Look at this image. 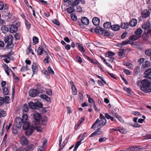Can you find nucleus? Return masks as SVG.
<instances>
[{"label": "nucleus", "instance_id": "nucleus-36", "mask_svg": "<svg viewBox=\"0 0 151 151\" xmlns=\"http://www.w3.org/2000/svg\"><path fill=\"white\" fill-rule=\"evenodd\" d=\"M43 48L40 47H39L37 50V55L39 56L43 54Z\"/></svg>", "mask_w": 151, "mask_h": 151}, {"label": "nucleus", "instance_id": "nucleus-3", "mask_svg": "<svg viewBox=\"0 0 151 151\" xmlns=\"http://www.w3.org/2000/svg\"><path fill=\"white\" fill-rule=\"evenodd\" d=\"M151 36L150 33H147V32H145V33L144 34L142 35V41L141 43L142 44H151V42L149 40V37Z\"/></svg>", "mask_w": 151, "mask_h": 151}, {"label": "nucleus", "instance_id": "nucleus-47", "mask_svg": "<svg viewBox=\"0 0 151 151\" xmlns=\"http://www.w3.org/2000/svg\"><path fill=\"white\" fill-rule=\"evenodd\" d=\"M145 53L147 55L151 57V49H148L146 50Z\"/></svg>", "mask_w": 151, "mask_h": 151}, {"label": "nucleus", "instance_id": "nucleus-37", "mask_svg": "<svg viewBox=\"0 0 151 151\" xmlns=\"http://www.w3.org/2000/svg\"><path fill=\"white\" fill-rule=\"evenodd\" d=\"M22 111L23 112H27L28 111V108L26 104H24L22 107Z\"/></svg>", "mask_w": 151, "mask_h": 151}, {"label": "nucleus", "instance_id": "nucleus-26", "mask_svg": "<svg viewBox=\"0 0 151 151\" xmlns=\"http://www.w3.org/2000/svg\"><path fill=\"white\" fill-rule=\"evenodd\" d=\"M129 42V40H127L123 41L121 43H119L118 45L119 46L122 47L123 46L128 44Z\"/></svg>", "mask_w": 151, "mask_h": 151}, {"label": "nucleus", "instance_id": "nucleus-46", "mask_svg": "<svg viewBox=\"0 0 151 151\" xmlns=\"http://www.w3.org/2000/svg\"><path fill=\"white\" fill-rule=\"evenodd\" d=\"M32 40L33 43H34V45H35L38 43L39 40L37 37L35 36L33 37Z\"/></svg>", "mask_w": 151, "mask_h": 151}, {"label": "nucleus", "instance_id": "nucleus-20", "mask_svg": "<svg viewBox=\"0 0 151 151\" xmlns=\"http://www.w3.org/2000/svg\"><path fill=\"white\" fill-rule=\"evenodd\" d=\"M137 23V19H133L130 22L129 25L131 27H134L136 25Z\"/></svg>", "mask_w": 151, "mask_h": 151}, {"label": "nucleus", "instance_id": "nucleus-19", "mask_svg": "<svg viewBox=\"0 0 151 151\" xmlns=\"http://www.w3.org/2000/svg\"><path fill=\"white\" fill-rule=\"evenodd\" d=\"M140 37L137 35H132L130 36L129 39L131 41H135L139 39Z\"/></svg>", "mask_w": 151, "mask_h": 151}, {"label": "nucleus", "instance_id": "nucleus-15", "mask_svg": "<svg viewBox=\"0 0 151 151\" xmlns=\"http://www.w3.org/2000/svg\"><path fill=\"white\" fill-rule=\"evenodd\" d=\"M32 69L33 72V75L37 74L38 70V68L37 65L35 63H33L32 66Z\"/></svg>", "mask_w": 151, "mask_h": 151}, {"label": "nucleus", "instance_id": "nucleus-55", "mask_svg": "<svg viewBox=\"0 0 151 151\" xmlns=\"http://www.w3.org/2000/svg\"><path fill=\"white\" fill-rule=\"evenodd\" d=\"M77 11L79 12H81L82 11V9L81 6H78L76 7Z\"/></svg>", "mask_w": 151, "mask_h": 151}, {"label": "nucleus", "instance_id": "nucleus-51", "mask_svg": "<svg viewBox=\"0 0 151 151\" xmlns=\"http://www.w3.org/2000/svg\"><path fill=\"white\" fill-rule=\"evenodd\" d=\"M46 93L49 96L52 95V90L51 89H47L46 90Z\"/></svg>", "mask_w": 151, "mask_h": 151}, {"label": "nucleus", "instance_id": "nucleus-28", "mask_svg": "<svg viewBox=\"0 0 151 151\" xmlns=\"http://www.w3.org/2000/svg\"><path fill=\"white\" fill-rule=\"evenodd\" d=\"M76 44L78 46L80 51L83 52H85V50L84 49L82 45L79 43H76Z\"/></svg>", "mask_w": 151, "mask_h": 151}, {"label": "nucleus", "instance_id": "nucleus-57", "mask_svg": "<svg viewBox=\"0 0 151 151\" xmlns=\"http://www.w3.org/2000/svg\"><path fill=\"white\" fill-rule=\"evenodd\" d=\"M14 37L16 40H18L20 39V36L19 34L16 33L14 36Z\"/></svg>", "mask_w": 151, "mask_h": 151}, {"label": "nucleus", "instance_id": "nucleus-13", "mask_svg": "<svg viewBox=\"0 0 151 151\" xmlns=\"http://www.w3.org/2000/svg\"><path fill=\"white\" fill-rule=\"evenodd\" d=\"M105 31L106 30L100 27H97L95 29V32L99 35H102Z\"/></svg>", "mask_w": 151, "mask_h": 151}, {"label": "nucleus", "instance_id": "nucleus-48", "mask_svg": "<svg viewBox=\"0 0 151 151\" xmlns=\"http://www.w3.org/2000/svg\"><path fill=\"white\" fill-rule=\"evenodd\" d=\"M48 71L50 73L52 74H54V72L50 66H49L48 68Z\"/></svg>", "mask_w": 151, "mask_h": 151}, {"label": "nucleus", "instance_id": "nucleus-62", "mask_svg": "<svg viewBox=\"0 0 151 151\" xmlns=\"http://www.w3.org/2000/svg\"><path fill=\"white\" fill-rule=\"evenodd\" d=\"M71 19L74 21H76L77 19V17L75 14H71Z\"/></svg>", "mask_w": 151, "mask_h": 151}, {"label": "nucleus", "instance_id": "nucleus-31", "mask_svg": "<svg viewBox=\"0 0 151 151\" xmlns=\"http://www.w3.org/2000/svg\"><path fill=\"white\" fill-rule=\"evenodd\" d=\"M101 129H98L97 130L89 136V137H91L94 136L96 135H99L100 134L99 132H100Z\"/></svg>", "mask_w": 151, "mask_h": 151}, {"label": "nucleus", "instance_id": "nucleus-30", "mask_svg": "<svg viewBox=\"0 0 151 151\" xmlns=\"http://www.w3.org/2000/svg\"><path fill=\"white\" fill-rule=\"evenodd\" d=\"M6 115V112L3 109H0V118L4 117Z\"/></svg>", "mask_w": 151, "mask_h": 151}, {"label": "nucleus", "instance_id": "nucleus-12", "mask_svg": "<svg viewBox=\"0 0 151 151\" xmlns=\"http://www.w3.org/2000/svg\"><path fill=\"white\" fill-rule=\"evenodd\" d=\"M38 94V91L35 89H31L29 92V95L32 97L36 96Z\"/></svg>", "mask_w": 151, "mask_h": 151}, {"label": "nucleus", "instance_id": "nucleus-17", "mask_svg": "<svg viewBox=\"0 0 151 151\" xmlns=\"http://www.w3.org/2000/svg\"><path fill=\"white\" fill-rule=\"evenodd\" d=\"M82 23L84 25H87L89 23V19L86 17H82L81 19Z\"/></svg>", "mask_w": 151, "mask_h": 151}, {"label": "nucleus", "instance_id": "nucleus-33", "mask_svg": "<svg viewBox=\"0 0 151 151\" xmlns=\"http://www.w3.org/2000/svg\"><path fill=\"white\" fill-rule=\"evenodd\" d=\"M115 53L111 51H108L105 53V56L106 57H111L114 56Z\"/></svg>", "mask_w": 151, "mask_h": 151}, {"label": "nucleus", "instance_id": "nucleus-53", "mask_svg": "<svg viewBox=\"0 0 151 151\" xmlns=\"http://www.w3.org/2000/svg\"><path fill=\"white\" fill-rule=\"evenodd\" d=\"M100 122V120L99 119H96V121L94 122V123L92 125L91 127V128H93V127L98 123Z\"/></svg>", "mask_w": 151, "mask_h": 151}, {"label": "nucleus", "instance_id": "nucleus-40", "mask_svg": "<svg viewBox=\"0 0 151 151\" xmlns=\"http://www.w3.org/2000/svg\"><path fill=\"white\" fill-rule=\"evenodd\" d=\"M28 118V116L26 114H23L22 116V118L21 119H22V121L23 122H27Z\"/></svg>", "mask_w": 151, "mask_h": 151}, {"label": "nucleus", "instance_id": "nucleus-8", "mask_svg": "<svg viewBox=\"0 0 151 151\" xmlns=\"http://www.w3.org/2000/svg\"><path fill=\"white\" fill-rule=\"evenodd\" d=\"M10 100L9 96H6L4 98L0 97V106L2 105L4 103L6 104H9Z\"/></svg>", "mask_w": 151, "mask_h": 151}, {"label": "nucleus", "instance_id": "nucleus-29", "mask_svg": "<svg viewBox=\"0 0 151 151\" xmlns=\"http://www.w3.org/2000/svg\"><path fill=\"white\" fill-rule=\"evenodd\" d=\"M1 30L2 32L4 34H6L9 31L8 28L6 27L5 26H2L1 28Z\"/></svg>", "mask_w": 151, "mask_h": 151}, {"label": "nucleus", "instance_id": "nucleus-52", "mask_svg": "<svg viewBox=\"0 0 151 151\" xmlns=\"http://www.w3.org/2000/svg\"><path fill=\"white\" fill-rule=\"evenodd\" d=\"M126 65L130 69H132L133 68L132 65L129 62H127L126 64Z\"/></svg>", "mask_w": 151, "mask_h": 151}, {"label": "nucleus", "instance_id": "nucleus-1", "mask_svg": "<svg viewBox=\"0 0 151 151\" xmlns=\"http://www.w3.org/2000/svg\"><path fill=\"white\" fill-rule=\"evenodd\" d=\"M141 85L140 89L145 93H150L151 91L150 87V83L149 81L147 79H145L141 81Z\"/></svg>", "mask_w": 151, "mask_h": 151}, {"label": "nucleus", "instance_id": "nucleus-63", "mask_svg": "<svg viewBox=\"0 0 151 151\" xmlns=\"http://www.w3.org/2000/svg\"><path fill=\"white\" fill-rule=\"evenodd\" d=\"M117 119L119 122L121 123H123L124 122L123 119L120 116H117Z\"/></svg>", "mask_w": 151, "mask_h": 151}, {"label": "nucleus", "instance_id": "nucleus-45", "mask_svg": "<svg viewBox=\"0 0 151 151\" xmlns=\"http://www.w3.org/2000/svg\"><path fill=\"white\" fill-rule=\"evenodd\" d=\"M71 89L72 90L73 94L74 95H76L77 94V89L75 86L71 87Z\"/></svg>", "mask_w": 151, "mask_h": 151}, {"label": "nucleus", "instance_id": "nucleus-44", "mask_svg": "<svg viewBox=\"0 0 151 151\" xmlns=\"http://www.w3.org/2000/svg\"><path fill=\"white\" fill-rule=\"evenodd\" d=\"M88 60L89 61V62L92 63H93L94 65L96 64H99H99L98 63V61L96 60H93L91 59L89 57H87Z\"/></svg>", "mask_w": 151, "mask_h": 151}, {"label": "nucleus", "instance_id": "nucleus-32", "mask_svg": "<svg viewBox=\"0 0 151 151\" xmlns=\"http://www.w3.org/2000/svg\"><path fill=\"white\" fill-rule=\"evenodd\" d=\"M67 10L69 14H71L73 12H74L75 9L73 7L70 6L67 8Z\"/></svg>", "mask_w": 151, "mask_h": 151}, {"label": "nucleus", "instance_id": "nucleus-56", "mask_svg": "<svg viewBox=\"0 0 151 151\" xmlns=\"http://www.w3.org/2000/svg\"><path fill=\"white\" fill-rule=\"evenodd\" d=\"M151 73V68H149L144 72L145 74H150Z\"/></svg>", "mask_w": 151, "mask_h": 151}, {"label": "nucleus", "instance_id": "nucleus-35", "mask_svg": "<svg viewBox=\"0 0 151 151\" xmlns=\"http://www.w3.org/2000/svg\"><path fill=\"white\" fill-rule=\"evenodd\" d=\"M142 32V30L141 29H138L134 33L136 35H139L140 37L141 35Z\"/></svg>", "mask_w": 151, "mask_h": 151}, {"label": "nucleus", "instance_id": "nucleus-21", "mask_svg": "<svg viewBox=\"0 0 151 151\" xmlns=\"http://www.w3.org/2000/svg\"><path fill=\"white\" fill-rule=\"evenodd\" d=\"M111 24L109 22H106L104 23L103 27L106 29H109L111 28Z\"/></svg>", "mask_w": 151, "mask_h": 151}, {"label": "nucleus", "instance_id": "nucleus-50", "mask_svg": "<svg viewBox=\"0 0 151 151\" xmlns=\"http://www.w3.org/2000/svg\"><path fill=\"white\" fill-rule=\"evenodd\" d=\"M27 51L29 53L31 52L32 54H34L33 50L30 48V45L28 47L27 49Z\"/></svg>", "mask_w": 151, "mask_h": 151}, {"label": "nucleus", "instance_id": "nucleus-10", "mask_svg": "<svg viewBox=\"0 0 151 151\" xmlns=\"http://www.w3.org/2000/svg\"><path fill=\"white\" fill-rule=\"evenodd\" d=\"M16 125L18 128L20 127L23 123L22 119L20 117H18L16 118L15 120Z\"/></svg>", "mask_w": 151, "mask_h": 151}, {"label": "nucleus", "instance_id": "nucleus-2", "mask_svg": "<svg viewBox=\"0 0 151 151\" xmlns=\"http://www.w3.org/2000/svg\"><path fill=\"white\" fill-rule=\"evenodd\" d=\"M14 38L13 36L11 35L4 37V41L5 43H7V46L10 48H12L13 47L14 45L13 43Z\"/></svg>", "mask_w": 151, "mask_h": 151}, {"label": "nucleus", "instance_id": "nucleus-42", "mask_svg": "<svg viewBox=\"0 0 151 151\" xmlns=\"http://www.w3.org/2000/svg\"><path fill=\"white\" fill-rule=\"evenodd\" d=\"M35 106L36 109L37 108H42V104L41 103L40 101H37L35 102Z\"/></svg>", "mask_w": 151, "mask_h": 151}, {"label": "nucleus", "instance_id": "nucleus-22", "mask_svg": "<svg viewBox=\"0 0 151 151\" xmlns=\"http://www.w3.org/2000/svg\"><path fill=\"white\" fill-rule=\"evenodd\" d=\"M40 96L41 98L46 100L47 101H50V98L46 95L41 94Z\"/></svg>", "mask_w": 151, "mask_h": 151}, {"label": "nucleus", "instance_id": "nucleus-27", "mask_svg": "<svg viewBox=\"0 0 151 151\" xmlns=\"http://www.w3.org/2000/svg\"><path fill=\"white\" fill-rule=\"evenodd\" d=\"M150 65V62L148 61H145L142 64V66L143 68H148Z\"/></svg>", "mask_w": 151, "mask_h": 151}, {"label": "nucleus", "instance_id": "nucleus-38", "mask_svg": "<svg viewBox=\"0 0 151 151\" xmlns=\"http://www.w3.org/2000/svg\"><path fill=\"white\" fill-rule=\"evenodd\" d=\"M3 92L4 95H7L9 93V90L7 88L4 87L3 88Z\"/></svg>", "mask_w": 151, "mask_h": 151}, {"label": "nucleus", "instance_id": "nucleus-16", "mask_svg": "<svg viewBox=\"0 0 151 151\" xmlns=\"http://www.w3.org/2000/svg\"><path fill=\"white\" fill-rule=\"evenodd\" d=\"M120 26L118 24H115L112 25L111 29L114 31L116 32L119 31L120 29Z\"/></svg>", "mask_w": 151, "mask_h": 151}, {"label": "nucleus", "instance_id": "nucleus-4", "mask_svg": "<svg viewBox=\"0 0 151 151\" xmlns=\"http://www.w3.org/2000/svg\"><path fill=\"white\" fill-rule=\"evenodd\" d=\"M143 29H145V32L150 33L151 36V26L150 23L149 21H147L144 23L142 26Z\"/></svg>", "mask_w": 151, "mask_h": 151}, {"label": "nucleus", "instance_id": "nucleus-14", "mask_svg": "<svg viewBox=\"0 0 151 151\" xmlns=\"http://www.w3.org/2000/svg\"><path fill=\"white\" fill-rule=\"evenodd\" d=\"M150 14L149 10L145 9L143 11L142 13V16L143 18H147L149 17Z\"/></svg>", "mask_w": 151, "mask_h": 151}, {"label": "nucleus", "instance_id": "nucleus-43", "mask_svg": "<svg viewBox=\"0 0 151 151\" xmlns=\"http://www.w3.org/2000/svg\"><path fill=\"white\" fill-rule=\"evenodd\" d=\"M25 24L26 26L27 29L28 30L30 28L31 24L28 22V21L27 19H25Z\"/></svg>", "mask_w": 151, "mask_h": 151}, {"label": "nucleus", "instance_id": "nucleus-60", "mask_svg": "<svg viewBox=\"0 0 151 151\" xmlns=\"http://www.w3.org/2000/svg\"><path fill=\"white\" fill-rule=\"evenodd\" d=\"M104 35L105 36L109 37L111 35V33L110 32L107 31H104Z\"/></svg>", "mask_w": 151, "mask_h": 151}, {"label": "nucleus", "instance_id": "nucleus-5", "mask_svg": "<svg viewBox=\"0 0 151 151\" xmlns=\"http://www.w3.org/2000/svg\"><path fill=\"white\" fill-rule=\"evenodd\" d=\"M23 128L24 130L27 129L26 132V135H30L32 133V131L31 130L29 132V127L30 124L28 122H23Z\"/></svg>", "mask_w": 151, "mask_h": 151}, {"label": "nucleus", "instance_id": "nucleus-18", "mask_svg": "<svg viewBox=\"0 0 151 151\" xmlns=\"http://www.w3.org/2000/svg\"><path fill=\"white\" fill-rule=\"evenodd\" d=\"M92 22L94 25L98 26L100 24V20L97 17H95L93 19Z\"/></svg>", "mask_w": 151, "mask_h": 151}, {"label": "nucleus", "instance_id": "nucleus-59", "mask_svg": "<svg viewBox=\"0 0 151 151\" xmlns=\"http://www.w3.org/2000/svg\"><path fill=\"white\" fill-rule=\"evenodd\" d=\"M83 138H82L80 140L78 141L76 145L75 146L78 147V146L80 145V144H81V142L83 140Z\"/></svg>", "mask_w": 151, "mask_h": 151}, {"label": "nucleus", "instance_id": "nucleus-54", "mask_svg": "<svg viewBox=\"0 0 151 151\" xmlns=\"http://www.w3.org/2000/svg\"><path fill=\"white\" fill-rule=\"evenodd\" d=\"M146 4H148V10H150V11L151 10V1H150V0H147L146 1Z\"/></svg>", "mask_w": 151, "mask_h": 151}, {"label": "nucleus", "instance_id": "nucleus-34", "mask_svg": "<svg viewBox=\"0 0 151 151\" xmlns=\"http://www.w3.org/2000/svg\"><path fill=\"white\" fill-rule=\"evenodd\" d=\"M6 67V69H5V71L6 72V74L8 76L9 75V72L10 71H11L12 72H13L12 71L11 69L10 68H9V67L6 65V64L5 65Z\"/></svg>", "mask_w": 151, "mask_h": 151}, {"label": "nucleus", "instance_id": "nucleus-58", "mask_svg": "<svg viewBox=\"0 0 151 151\" xmlns=\"http://www.w3.org/2000/svg\"><path fill=\"white\" fill-rule=\"evenodd\" d=\"M124 72L127 75H130L131 74V71L127 69H125L124 70Z\"/></svg>", "mask_w": 151, "mask_h": 151}, {"label": "nucleus", "instance_id": "nucleus-9", "mask_svg": "<svg viewBox=\"0 0 151 151\" xmlns=\"http://www.w3.org/2000/svg\"><path fill=\"white\" fill-rule=\"evenodd\" d=\"M99 118L102 122V123H99V126L101 127L104 126L106 124L107 121L106 117L101 114H100Z\"/></svg>", "mask_w": 151, "mask_h": 151}, {"label": "nucleus", "instance_id": "nucleus-41", "mask_svg": "<svg viewBox=\"0 0 151 151\" xmlns=\"http://www.w3.org/2000/svg\"><path fill=\"white\" fill-rule=\"evenodd\" d=\"M88 101L90 104L89 105L91 106H92L95 104L94 100L92 98L88 99Z\"/></svg>", "mask_w": 151, "mask_h": 151}, {"label": "nucleus", "instance_id": "nucleus-24", "mask_svg": "<svg viewBox=\"0 0 151 151\" xmlns=\"http://www.w3.org/2000/svg\"><path fill=\"white\" fill-rule=\"evenodd\" d=\"M10 31L11 32H15L17 31V26L15 25H12L10 27Z\"/></svg>", "mask_w": 151, "mask_h": 151}, {"label": "nucleus", "instance_id": "nucleus-64", "mask_svg": "<svg viewBox=\"0 0 151 151\" xmlns=\"http://www.w3.org/2000/svg\"><path fill=\"white\" fill-rule=\"evenodd\" d=\"M4 7V4L3 2L1 1H0V10H2Z\"/></svg>", "mask_w": 151, "mask_h": 151}, {"label": "nucleus", "instance_id": "nucleus-61", "mask_svg": "<svg viewBox=\"0 0 151 151\" xmlns=\"http://www.w3.org/2000/svg\"><path fill=\"white\" fill-rule=\"evenodd\" d=\"M78 98L81 100H82L83 99V95L80 92L78 93Z\"/></svg>", "mask_w": 151, "mask_h": 151}, {"label": "nucleus", "instance_id": "nucleus-49", "mask_svg": "<svg viewBox=\"0 0 151 151\" xmlns=\"http://www.w3.org/2000/svg\"><path fill=\"white\" fill-rule=\"evenodd\" d=\"M140 68L138 66H137L135 67L134 69V71L135 73L136 74H138L139 72Z\"/></svg>", "mask_w": 151, "mask_h": 151}, {"label": "nucleus", "instance_id": "nucleus-6", "mask_svg": "<svg viewBox=\"0 0 151 151\" xmlns=\"http://www.w3.org/2000/svg\"><path fill=\"white\" fill-rule=\"evenodd\" d=\"M34 120L33 122V123L35 125H38L39 123L40 119L41 118V116L40 114L38 113H35L34 115Z\"/></svg>", "mask_w": 151, "mask_h": 151}, {"label": "nucleus", "instance_id": "nucleus-39", "mask_svg": "<svg viewBox=\"0 0 151 151\" xmlns=\"http://www.w3.org/2000/svg\"><path fill=\"white\" fill-rule=\"evenodd\" d=\"M129 26L128 23H122L121 25V27L123 29H126Z\"/></svg>", "mask_w": 151, "mask_h": 151}, {"label": "nucleus", "instance_id": "nucleus-7", "mask_svg": "<svg viewBox=\"0 0 151 151\" xmlns=\"http://www.w3.org/2000/svg\"><path fill=\"white\" fill-rule=\"evenodd\" d=\"M143 148L140 146L131 147L126 149V151H139L142 150Z\"/></svg>", "mask_w": 151, "mask_h": 151}, {"label": "nucleus", "instance_id": "nucleus-23", "mask_svg": "<svg viewBox=\"0 0 151 151\" xmlns=\"http://www.w3.org/2000/svg\"><path fill=\"white\" fill-rule=\"evenodd\" d=\"M34 145L33 144L29 145L25 147L27 151H32L33 150Z\"/></svg>", "mask_w": 151, "mask_h": 151}, {"label": "nucleus", "instance_id": "nucleus-25", "mask_svg": "<svg viewBox=\"0 0 151 151\" xmlns=\"http://www.w3.org/2000/svg\"><path fill=\"white\" fill-rule=\"evenodd\" d=\"M28 106L29 108L31 109H36V107L35 106V102L34 103L32 102H31L29 103Z\"/></svg>", "mask_w": 151, "mask_h": 151}, {"label": "nucleus", "instance_id": "nucleus-11", "mask_svg": "<svg viewBox=\"0 0 151 151\" xmlns=\"http://www.w3.org/2000/svg\"><path fill=\"white\" fill-rule=\"evenodd\" d=\"M20 143L23 145H26L28 143V141L27 138L24 136H22L20 138Z\"/></svg>", "mask_w": 151, "mask_h": 151}]
</instances>
